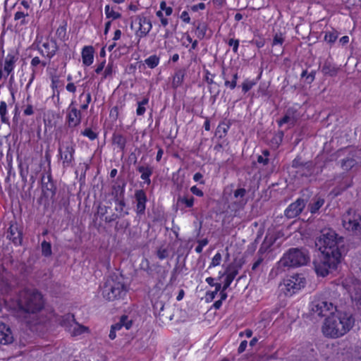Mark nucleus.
<instances>
[{"label": "nucleus", "mask_w": 361, "mask_h": 361, "mask_svg": "<svg viewBox=\"0 0 361 361\" xmlns=\"http://www.w3.org/2000/svg\"><path fill=\"white\" fill-rule=\"evenodd\" d=\"M113 144L116 145L122 151L124 150L126 138L121 134L114 133L112 137Z\"/></svg>", "instance_id": "23"}, {"label": "nucleus", "mask_w": 361, "mask_h": 361, "mask_svg": "<svg viewBox=\"0 0 361 361\" xmlns=\"http://www.w3.org/2000/svg\"><path fill=\"white\" fill-rule=\"evenodd\" d=\"M229 128V125L226 123H220L216 130V135L219 138H222L226 136L227 131Z\"/></svg>", "instance_id": "29"}, {"label": "nucleus", "mask_w": 361, "mask_h": 361, "mask_svg": "<svg viewBox=\"0 0 361 361\" xmlns=\"http://www.w3.org/2000/svg\"><path fill=\"white\" fill-rule=\"evenodd\" d=\"M254 85V82L250 80H245L242 85L243 90H250L251 88H252Z\"/></svg>", "instance_id": "53"}, {"label": "nucleus", "mask_w": 361, "mask_h": 361, "mask_svg": "<svg viewBox=\"0 0 361 361\" xmlns=\"http://www.w3.org/2000/svg\"><path fill=\"white\" fill-rule=\"evenodd\" d=\"M125 183L123 185H117L113 186L112 195H114L115 200H118L119 198L123 197Z\"/></svg>", "instance_id": "30"}, {"label": "nucleus", "mask_w": 361, "mask_h": 361, "mask_svg": "<svg viewBox=\"0 0 361 361\" xmlns=\"http://www.w3.org/2000/svg\"><path fill=\"white\" fill-rule=\"evenodd\" d=\"M164 305L162 303V302L157 301L154 305V310H159V312L164 310Z\"/></svg>", "instance_id": "60"}, {"label": "nucleus", "mask_w": 361, "mask_h": 361, "mask_svg": "<svg viewBox=\"0 0 361 361\" xmlns=\"http://www.w3.org/2000/svg\"><path fill=\"white\" fill-rule=\"evenodd\" d=\"M340 306L334 305L332 302H328L326 300L318 299L314 300L311 304V311L314 315L319 317H324L326 315V312H335L336 308L338 309Z\"/></svg>", "instance_id": "7"}, {"label": "nucleus", "mask_w": 361, "mask_h": 361, "mask_svg": "<svg viewBox=\"0 0 361 361\" xmlns=\"http://www.w3.org/2000/svg\"><path fill=\"white\" fill-rule=\"evenodd\" d=\"M238 78L237 73H235L233 75V78L231 81L226 80L225 82V85L227 87H229L231 89H233L236 85V80Z\"/></svg>", "instance_id": "46"}, {"label": "nucleus", "mask_w": 361, "mask_h": 361, "mask_svg": "<svg viewBox=\"0 0 361 361\" xmlns=\"http://www.w3.org/2000/svg\"><path fill=\"white\" fill-rule=\"evenodd\" d=\"M263 260H264L263 257L262 256H259L258 257V259L253 264V265L252 267V270L255 271L257 269V267L262 264Z\"/></svg>", "instance_id": "57"}, {"label": "nucleus", "mask_w": 361, "mask_h": 361, "mask_svg": "<svg viewBox=\"0 0 361 361\" xmlns=\"http://www.w3.org/2000/svg\"><path fill=\"white\" fill-rule=\"evenodd\" d=\"M357 161L352 157H347L341 161V167L344 170H349L356 164Z\"/></svg>", "instance_id": "31"}, {"label": "nucleus", "mask_w": 361, "mask_h": 361, "mask_svg": "<svg viewBox=\"0 0 361 361\" xmlns=\"http://www.w3.org/2000/svg\"><path fill=\"white\" fill-rule=\"evenodd\" d=\"M42 255L45 257H49L51 255V246L50 243H48L47 241H43L42 243Z\"/></svg>", "instance_id": "37"}, {"label": "nucleus", "mask_w": 361, "mask_h": 361, "mask_svg": "<svg viewBox=\"0 0 361 361\" xmlns=\"http://www.w3.org/2000/svg\"><path fill=\"white\" fill-rule=\"evenodd\" d=\"M7 111V105L5 102L0 103V116L2 123L8 124V118L6 116Z\"/></svg>", "instance_id": "33"}, {"label": "nucleus", "mask_w": 361, "mask_h": 361, "mask_svg": "<svg viewBox=\"0 0 361 361\" xmlns=\"http://www.w3.org/2000/svg\"><path fill=\"white\" fill-rule=\"evenodd\" d=\"M16 59L13 55L8 54L5 60L4 71L8 75L13 69V64L16 62Z\"/></svg>", "instance_id": "27"}, {"label": "nucleus", "mask_w": 361, "mask_h": 361, "mask_svg": "<svg viewBox=\"0 0 361 361\" xmlns=\"http://www.w3.org/2000/svg\"><path fill=\"white\" fill-rule=\"evenodd\" d=\"M87 330V328L84 326H75L74 329H73V331L72 332V335L73 336H78V335H80L82 333H84L85 331Z\"/></svg>", "instance_id": "45"}, {"label": "nucleus", "mask_w": 361, "mask_h": 361, "mask_svg": "<svg viewBox=\"0 0 361 361\" xmlns=\"http://www.w3.org/2000/svg\"><path fill=\"white\" fill-rule=\"evenodd\" d=\"M105 14L107 18H112L114 20L121 17V13L115 12L113 9H111L109 5L105 6Z\"/></svg>", "instance_id": "34"}, {"label": "nucleus", "mask_w": 361, "mask_h": 361, "mask_svg": "<svg viewBox=\"0 0 361 361\" xmlns=\"http://www.w3.org/2000/svg\"><path fill=\"white\" fill-rule=\"evenodd\" d=\"M161 10L164 11L166 16H170L172 13L173 9L171 7H167L166 3L162 1L160 4Z\"/></svg>", "instance_id": "48"}, {"label": "nucleus", "mask_w": 361, "mask_h": 361, "mask_svg": "<svg viewBox=\"0 0 361 361\" xmlns=\"http://www.w3.org/2000/svg\"><path fill=\"white\" fill-rule=\"evenodd\" d=\"M342 224L348 231H360L361 216L356 214L353 209H349L343 216Z\"/></svg>", "instance_id": "6"}, {"label": "nucleus", "mask_w": 361, "mask_h": 361, "mask_svg": "<svg viewBox=\"0 0 361 361\" xmlns=\"http://www.w3.org/2000/svg\"><path fill=\"white\" fill-rule=\"evenodd\" d=\"M7 238L11 240L15 244L21 243V233L16 225H11L7 231Z\"/></svg>", "instance_id": "19"}, {"label": "nucleus", "mask_w": 361, "mask_h": 361, "mask_svg": "<svg viewBox=\"0 0 361 361\" xmlns=\"http://www.w3.org/2000/svg\"><path fill=\"white\" fill-rule=\"evenodd\" d=\"M18 305L20 310L27 313H36L43 307L41 293L35 290L25 289L19 294Z\"/></svg>", "instance_id": "4"}, {"label": "nucleus", "mask_w": 361, "mask_h": 361, "mask_svg": "<svg viewBox=\"0 0 361 361\" xmlns=\"http://www.w3.org/2000/svg\"><path fill=\"white\" fill-rule=\"evenodd\" d=\"M135 197L137 201V212L138 214H143L145 210V204L147 202V196L143 190H138L135 191Z\"/></svg>", "instance_id": "16"}, {"label": "nucleus", "mask_w": 361, "mask_h": 361, "mask_svg": "<svg viewBox=\"0 0 361 361\" xmlns=\"http://www.w3.org/2000/svg\"><path fill=\"white\" fill-rule=\"evenodd\" d=\"M339 68L336 67L334 64H332L329 61H326L322 67V72L324 75L328 76H335Z\"/></svg>", "instance_id": "21"}, {"label": "nucleus", "mask_w": 361, "mask_h": 361, "mask_svg": "<svg viewBox=\"0 0 361 361\" xmlns=\"http://www.w3.org/2000/svg\"><path fill=\"white\" fill-rule=\"evenodd\" d=\"M307 201L302 198L297 199L285 210L284 215L288 219H293L299 216L305 207Z\"/></svg>", "instance_id": "10"}, {"label": "nucleus", "mask_w": 361, "mask_h": 361, "mask_svg": "<svg viewBox=\"0 0 361 361\" xmlns=\"http://www.w3.org/2000/svg\"><path fill=\"white\" fill-rule=\"evenodd\" d=\"M116 202H118V204L119 206L118 208H116V210L122 212L123 209V207H125L126 204L123 200V197L121 198H119L118 200H116Z\"/></svg>", "instance_id": "58"}, {"label": "nucleus", "mask_w": 361, "mask_h": 361, "mask_svg": "<svg viewBox=\"0 0 361 361\" xmlns=\"http://www.w3.org/2000/svg\"><path fill=\"white\" fill-rule=\"evenodd\" d=\"M13 340L11 329L5 324H0V343L2 344H8Z\"/></svg>", "instance_id": "15"}, {"label": "nucleus", "mask_w": 361, "mask_h": 361, "mask_svg": "<svg viewBox=\"0 0 361 361\" xmlns=\"http://www.w3.org/2000/svg\"><path fill=\"white\" fill-rule=\"evenodd\" d=\"M315 245L320 255L314 262V271L317 275L326 276L336 269L345 251V241L334 230L326 228L316 238Z\"/></svg>", "instance_id": "1"}, {"label": "nucleus", "mask_w": 361, "mask_h": 361, "mask_svg": "<svg viewBox=\"0 0 361 361\" xmlns=\"http://www.w3.org/2000/svg\"><path fill=\"white\" fill-rule=\"evenodd\" d=\"M355 319L351 313L348 312L345 308L340 306L331 312L322 326V331L327 338H336L347 334L354 326Z\"/></svg>", "instance_id": "2"}, {"label": "nucleus", "mask_w": 361, "mask_h": 361, "mask_svg": "<svg viewBox=\"0 0 361 361\" xmlns=\"http://www.w3.org/2000/svg\"><path fill=\"white\" fill-rule=\"evenodd\" d=\"M221 260V255L220 253H216L212 259L211 266L216 267L220 264Z\"/></svg>", "instance_id": "51"}, {"label": "nucleus", "mask_w": 361, "mask_h": 361, "mask_svg": "<svg viewBox=\"0 0 361 361\" xmlns=\"http://www.w3.org/2000/svg\"><path fill=\"white\" fill-rule=\"evenodd\" d=\"M207 25L204 23H199L197 27L196 35L198 38L203 39L206 35Z\"/></svg>", "instance_id": "36"}, {"label": "nucleus", "mask_w": 361, "mask_h": 361, "mask_svg": "<svg viewBox=\"0 0 361 361\" xmlns=\"http://www.w3.org/2000/svg\"><path fill=\"white\" fill-rule=\"evenodd\" d=\"M118 218V215L116 214H113L111 216H106L105 217V221L110 223L111 221H115Z\"/></svg>", "instance_id": "61"}, {"label": "nucleus", "mask_w": 361, "mask_h": 361, "mask_svg": "<svg viewBox=\"0 0 361 361\" xmlns=\"http://www.w3.org/2000/svg\"><path fill=\"white\" fill-rule=\"evenodd\" d=\"M314 71H312L308 73L307 71H303L301 74V77L302 78H305V81L307 82V83L310 84L314 80Z\"/></svg>", "instance_id": "41"}, {"label": "nucleus", "mask_w": 361, "mask_h": 361, "mask_svg": "<svg viewBox=\"0 0 361 361\" xmlns=\"http://www.w3.org/2000/svg\"><path fill=\"white\" fill-rule=\"evenodd\" d=\"M305 279L300 275H295L284 281L286 289L290 294L294 293L295 291L300 290L305 286Z\"/></svg>", "instance_id": "11"}, {"label": "nucleus", "mask_w": 361, "mask_h": 361, "mask_svg": "<svg viewBox=\"0 0 361 361\" xmlns=\"http://www.w3.org/2000/svg\"><path fill=\"white\" fill-rule=\"evenodd\" d=\"M119 323L122 324V327L125 326L126 329H129L133 324L132 320L128 319L127 316H122L120 319Z\"/></svg>", "instance_id": "43"}, {"label": "nucleus", "mask_w": 361, "mask_h": 361, "mask_svg": "<svg viewBox=\"0 0 361 361\" xmlns=\"http://www.w3.org/2000/svg\"><path fill=\"white\" fill-rule=\"evenodd\" d=\"M42 190L45 195H49V193L53 196L55 194L54 186L52 183H45L44 178H42Z\"/></svg>", "instance_id": "28"}, {"label": "nucleus", "mask_w": 361, "mask_h": 361, "mask_svg": "<svg viewBox=\"0 0 361 361\" xmlns=\"http://www.w3.org/2000/svg\"><path fill=\"white\" fill-rule=\"evenodd\" d=\"M94 49L93 47H85L82 51V62L86 66H90L93 62Z\"/></svg>", "instance_id": "20"}, {"label": "nucleus", "mask_w": 361, "mask_h": 361, "mask_svg": "<svg viewBox=\"0 0 361 361\" xmlns=\"http://www.w3.org/2000/svg\"><path fill=\"white\" fill-rule=\"evenodd\" d=\"M246 194V190L244 188H239L235 190L234 192V197L237 199L240 198L242 199L239 201V202L242 204H245L246 203V201H245L243 198Z\"/></svg>", "instance_id": "40"}, {"label": "nucleus", "mask_w": 361, "mask_h": 361, "mask_svg": "<svg viewBox=\"0 0 361 361\" xmlns=\"http://www.w3.org/2000/svg\"><path fill=\"white\" fill-rule=\"evenodd\" d=\"M190 191L195 195H197L199 197H202L203 196V192L200 190L198 188H197L196 186H192L191 188H190Z\"/></svg>", "instance_id": "56"}, {"label": "nucleus", "mask_w": 361, "mask_h": 361, "mask_svg": "<svg viewBox=\"0 0 361 361\" xmlns=\"http://www.w3.org/2000/svg\"><path fill=\"white\" fill-rule=\"evenodd\" d=\"M119 323L122 324V327L125 326L126 329H129L133 324L132 320L128 319L127 316H122L120 319Z\"/></svg>", "instance_id": "42"}, {"label": "nucleus", "mask_w": 361, "mask_h": 361, "mask_svg": "<svg viewBox=\"0 0 361 361\" xmlns=\"http://www.w3.org/2000/svg\"><path fill=\"white\" fill-rule=\"evenodd\" d=\"M312 202L310 203L308 207L312 214L316 213L324 204V200L321 197H314Z\"/></svg>", "instance_id": "25"}, {"label": "nucleus", "mask_w": 361, "mask_h": 361, "mask_svg": "<svg viewBox=\"0 0 361 361\" xmlns=\"http://www.w3.org/2000/svg\"><path fill=\"white\" fill-rule=\"evenodd\" d=\"M228 44L230 46H233V50L234 52H236L238 50L239 42L237 39H231L229 40Z\"/></svg>", "instance_id": "55"}, {"label": "nucleus", "mask_w": 361, "mask_h": 361, "mask_svg": "<svg viewBox=\"0 0 361 361\" xmlns=\"http://www.w3.org/2000/svg\"><path fill=\"white\" fill-rule=\"evenodd\" d=\"M83 135L88 137L90 140H93L97 138V133L92 131L90 128H87L84 130Z\"/></svg>", "instance_id": "49"}, {"label": "nucleus", "mask_w": 361, "mask_h": 361, "mask_svg": "<svg viewBox=\"0 0 361 361\" xmlns=\"http://www.w3.org/2000/svg\"><path fill=\"white\" fill-rule=\"evenodd\" d=\"M57 51V46L54 41L44 42L42 44V48L40 49V52L42 55L51 59Z\"/></svg>", "instance_id": "17"}, {"label": "nucleus", "mask_w": 361, "mask_h": 361, "mask_svg": "<svg viewBox=\"0 0 361 361\" xmlns=\"http://www.w3.org/2000/svg\"><path fill=\"white\" fill-rule=\"evenodd\" d=\"M180 18L183 20V21L185 23H189L190 20V18L189 16V14L187 11H183L180 15Z\"/></svg>", "instance_id": "59"}, {"label": "nucleus", "mask_w": 361, "mask_h": 361, "mask_svg": "<svg viewBox=\"0 0 361 361\" xmlns=\"http://www.w3.org/2000/svg\"><path fill=\"white\" fill-rule=\"evenodd\" d=\"M257 161L259 163H262L264 165L267 164L269 161V159L267 157H264L262 155H259L257 157Z\"/></svg>", "instance_id": "64"}, {"label": "nucleus", "mask_w": 361, "mask_h": 361, "mask_svg": "<svg viewBox=\"0 0 361 361\" xmlns=\"http://www.w3.org/2000/svg\"><path fill=\"white\" fill-rule=\"evenodd\" d=\"M183 77L184 73L183 71H178L176 73L173 80V85L174 88H176L178 85L182 82Z\"/></svg>", "instance_id": "38"}, {"label": "nucleus", "mask_w": 361, "mask_h": 361, "mask_svg": "<svg viewBox=\"0 0 361 361\" xmlns=\"http://www.w3.org/2000/svg\"><path fill=\"white\" fill-rule=\"evenodd\" d=\"M185 204L187 207H192L194 203V197H188L186 196H178L177 204Z\"/></svg>", "instance_id": "32"}, {"label": "nucleus", "mask_w": 361, "mask_h": 361, "mask_svg": "<svg viewBox=\"0 0 361 361\" xmlns=\"http://www.w3.org/2000/svg\"><path fill=\"white\" fill-rule=\"evenodd\" d=\"M137 171L142 173L141 178L144 180L147 185H149L151 183L149 176L152 173V169L150 167H145L143 166H140L137 168Z\"/></svg>", "instance_id": "24"}, {"label": "nucleus", "mask_w": 361, "mask_h": 361, "mask_svg": "<svg viewBox=\"0 0 361 361\" xmlns=\"http://www.w3.org/2000/svg\"><path fill=\"white\" fill-rule=\"evenodd\" d=\"M85 98L87 101V103L83 104L82 106V108L83 109H86L87 107L88 104L90 103L91 100V96L89 93L85 94V92H82L80 95V99Z\"/></svg>", "instance_id": "54"}, {"label": "nucleus", "mask_w": 361, "mask_h": 361, "mask_svg": "<svg viewBox=\"0 0 361 361\" xmlns=\"http://www.w3.org/2000/svg\"><path fill=\"white\" fill-rule=\"evenodd\" d=\"M127 292V285L123 275L118 270L111 273L103 287L102 295L109 301L123 298Z\"/></svg>", "instance_id": "3"}, {"label": "nucleus", "mask_w": 361, "mask_h": 361, "mask_svg": "<svg viewBox=\"0 0 361 361\" xmlns=\"http://www.w3.org/2000/svg\"><path fill=\"white\" fill-rule=\"evenodd\" d=\"M348 292L352 300L355 301L357 304H361V282L357 280L352 281L349 286Z\"/></svg>", "instance_id": "13"}, {"label": "nucleus", "mask_w": 361, "mask_h": 361, "mask_svg": "<svg viewBox=\"0 0 361 361\" xmlns=\"http://www.w3.org/2000/svg\"><path fill=\"white\" fill-rule=\"evenodd\" d=\"M304 164V162L301 161L300 158H296L293 161L292 166L297 169V170H302Z\"/></svg>", "instance_id": "47"}, {"label": "nucleus", "mask_w": 361, "mask_h": 361, "mask_svg": "<svg viewBox=\"0 0 361 361\" xmlns=\"http://www.w3.org/2000/svg\"><path fill=\"white\" fill-rule=\"evenodd\" d=\"M59 152L60 157L63 160V166H70L74 159L73 154L75 153V149L73 143H62L59 146Z\"/></svg>", "instance_id": "9"}, {"label": "nucleus", "mask_w": 361, "mask_h": 361, "mask_svg": "<svg viewBox=\"0 0 361 361\" xmlns=\"http://www.w3.org/2000/svg\"><path fill=\"white\" fill-rule=\"evenodd\" d=\"M310 260L307 251L302 248H290L279 262L281 267H295L305 265Z\"/></svg>", "instance_id": "5"}, {"label": "nucleus", "mask_w": 361, "mask_h": 361, "mask_svg": "<svg viewBox=\"0 0 361 361\" xmlns=\"http://www.w3.org/2000/svg\"><path fill=\"white\" fill-rule=\"evenodd\" d=\"M145 62L148 67L150 68H154L159 64V58L156 55H152L145 59Z\"/></svg>", "instance_id": "35"}, {"label": "nucleus", "mask_w": 361, "mask_h": 361, "mask_svg": "<svg viewBox=\"0 0 361 361\" xmlns=\"http://www.w3.org/2000/svg\"><path fill=\"white\" fill-rule=\"evenodd\" d=\"M205 8V4L204 3H200L197 5H194L192 7V10L193 11H197L198 9H201V10H203Z\"/></svg>", "instance_id": "62"}, {"label": "nucleus", "mask_w": 361, "mask_h": 361, "mask_svg": "<svg viewBox=\"0 0 361 361\" xmlns=\"http://www.w3.org/2000/svg\"><path fill=\"white\" fill-rule=\"evenodd\" d=\"M27 16H28V13H25L24 12H22V11H18L16 13V14L14 16V20H21L20 24L23 25V24L26 23L25 17Z\"/></svg>", "instance_id": "44"}, {"label": "nucleus", "mask_w": 361, "mask_h": 361, "mask_svg": "<svg viewBox=\"0 0 361 361\" xmlns=\"http://www.w3.org/2000/svg\"><path fill=\"white\" fill-rule=\"evenodd\" d=\"M41 60L39 57H34L31 61V65L33 67H37V66L40 65Z\"/></svg>", "instance_id": "63"}, {"label": "nucleus", "mask_w": 361, "mask_h": 361, "mask_svg": "<svg viewBox=\"0 0 361 361\" xmlns=\"http://www.w3.org/2000/svg\"><path fill=\"white\" fill-rule=\"evenodd\" d=\"M138 25L139 30L136 35L140 37H143L147 35V33L152 29V23L149 19L145 17H138Z\"/></svg>", "instance_id": "14"}, {"label": "nucleus", "mask_w": 361, "mask_h": 361, "mask_svg": "<svg viewBox=\"0 0 361 361\" xmlns=\"http://www.w3.org/2000/svg\"><path fill=\"white\" fill-rule=\"evenodd\" d=\"M283 42V38L282 37L281 34H276L273 39V46H276L278 44L281 45Z\"/></svg>", "instance_id": "50"}, {"label": "nucleus", "mask_w": 361, "mask_h": 361, "mask_svg": "<svg viewBox=\"0 0 361 361\" xmlns=\"http://www.w3.org/2000/svg\"><path fill=\"white\" fill-rule=\"evenodd\" d=\"M169 255L167 250L160 248L157 250V256L160 259L166 258Z\"/></svg>", "instance_id": "52"}, {"label": "nucleus", "mask_w": 361, "mask_h": 361, "mask_svg": "<svg viewBox=\"0 0 361 361\" xmlns=\"http://www.w3.org/2000/svg\"><path fill=\"white\" fill-rule=\"evenodd\" d=\"M52 89H63L65 86V77L64 76H59V75H53L51 78Z\"/></svg>", "instance_id": "26"}, {"label": "nucleus", "mask_w": 361, "mask_h": 361, "mask_svg": "<svg viewBox=\"0 0 361 361\" xmlns=\"http://www.w3.org/2000/svg\"><path fill=\"white\" fill-rule=\"evenodd\" d=\"M324 164L318 159L314 162L307 161L304 164L302 170H297L302 176L309 177L311 176H317L322 172Z\"/></svg>", "instance_id": "8"}, {"label": "nucleus", "mask_w": 361, "mask_h": 361, "mask_svg": "<svg viewBox=\"0 0 361 361\" xmlns=\"http://www.w3.org/2000/svg\"><path fill=\"white\" fill-rule=\"evenodd\" d=\"M300 117V113L294 108L287 109L284 116L279 121V126L283 124H288L290 126H293Z\"/></svg>", "instance_id": "12"}, {"label": "nucleus", "mask_w": 361, "mask_h": 361, "mask_svg": "<svg viewBox=\"0 0 361 361\" xmlns=\"http://www.w3.org/2000/svg\"><path fill=\"white\" fill-rule=\"evenodd\" d=\"M338 33L336 31L326 32L324 39L329 43H334L338 38Z\"/></svg>", "instance_id": "39"}, {"label": "nucleus", "mask_w": 361, "mask_h": 361, "mask_svg": "<svg viewBox=\"0 0 361 361\" xmlns=\"http://www.w3.org/2000/svg\"><path fill=\"white\" fill-rule=\"evenodd\" d=\"M68 122L70 127H75L80 122V112L73 109L68 115Z\"/></svg>", "instance_id": "22"}, {"label": "nucleus", "mask_w": 361, "mask_h": 361, "mask_svg": "<svg viewBox=\"0 0 361 361\" xmlns=\"http://www.w3.org/2000/svg\"><path fill=\"white\" fill-rule=\"evenodd\" d=\"M226 274L227 276L224 285V290H226L229 287L236 275L238 274V268L234 265H230L226 269Z\"/></svg>", "instance_id": "18"}]
</instances>
